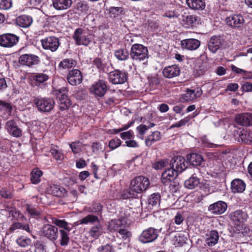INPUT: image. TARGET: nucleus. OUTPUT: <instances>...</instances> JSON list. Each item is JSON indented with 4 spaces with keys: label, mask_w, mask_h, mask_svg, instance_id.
Wrapping results in <instances>:
<instances>
[{
    "label": "nucleus",
    "mask_w": 252,
    "mask_h": 252,
    "mask_svg": "<svg viewBox=\"0 0 252 252\" xmlns=\"http://www.w3.org/2000/svg\"><path fill=\"white\" fill-rule=\"evenodd\" d=\"M43 173L38 168H34L31 173V181L32 184H37L40 182V178Z\"/></svg>",
    "instance_id": "f704fd0d"
},
{
    "label": "nucleus",
    "mask_w": 252,
    "mask_h": 252,
    "mask_svg": "<svg viewBox=\"0 0 252 252\" xmlns=\"http://www.w3.org/2000/svg\"><path fill=\"white\" fill-rule=\"evenodd\" d=\"M19 63L23 65L33 67L40 63V58L34 54H24L19 58Z\"/></svg>",
    "instance_id": "6e6552de"
},
{
    "label": "nucleus",
    "mask_w": 252,
    "mask_h": 252,
    "mask_svg": "<svg viewBox=\"0 0 252 252\" xmlns=\"http://www.w3.org/2000/svg\"><path fill=\"white\" fill-rule=\"evenodd\" d=\"M248 218V214L241 210H236L230 214L231 220L237 224L243 223Z\"/></svg>",
    "instance_id": "412c9836"
},
{
    "label": "nucleus",
    "mask_w": 252,
    "mask_h": 252,
    "mask_svg": "<svg viewBox=\"0 0 252 252\" xmlns=\"http://www.w3.org/2000/svg\"><path fill=\"white\" fill-rule=\"evenodd\" d=\"M48 191L54 196L60 197L64 196L66 194V190L63 187L56 185L51 186Z\"/></svg>",
    "instance_id": "c85d7f7f"
},
{
    "label": "nucleus",
    "mask_w": 252,
    "mask_h": 252,
    "mask_svg": "<svg viewBox=\"0 0 252 252\" xmlns=\"http://www.w3.org/2000/svg\"><path fill=\"white\" fill-rule=\"evenodd\" d=\"M32 78L33 80L35 81V85L38 86L47 81L49 77L47 75L44 73H36L33 75Z\"/></svg>",
    "instance_id": "49530a36"
},
{
    "label": "nucleus",
    "mask_w": 252,
    "mask_h": 252,
    "mask_svg": "<svg viewBox=\"0 0 252 252\" xmlns=\"http://www.w3.org/2000/svg\"><path fill=\"white\" fill-rule=\"evenodd\" d=\"M150 184V181L147 177L143 176L136 177L131 181L129 190L124 191V199L135 197L136 193H140L145 191Z\"/></svg>",
    "instance_id": "f257e3e1"
},
{
    "label": "nucleus",
    "mask_w": 252,
    "mask_h": 252,
    "mask_svg": "<svg viewBox=\"0 0 252 252\" xmlns=\"http://www.w3.org/2000/svg\"><path fill=\"white\" fill-rule=\"evenodd\" d=\"M52 223L59 226V227L63 228L68 232L70 230V228L68 226V223L64 220L57 219L56 218H52Z\"/></svg>",
    "instance_id": "c03bdc74"
},
{
    "label": "nucleus",
    "mask_w": 252,
    "mask_h": 252,
    "mask_svg": "<svg viewBox=\"0 0 252 252\" xmlns=\"http://www.w3.org/2000/svg\"><path fill=\"white\" fill-rule=\"evenodd\" d=\"M99 219L96 216L93 215H88L85 217L82 218L78 221L80 224H87L88 223H93L95 222H98Z\"/></svg>",
    "instance_id": "ea45409f"
},
{
    "label": "nucleus",
    "mask_w": 252,
    "mask_h": 252,
    "mask_svg": "<svg viewBox=\"0 0 252 252\" xmlns=\"http://www.w3.org/2000/svg\"><path fill=\"white\" fill-rule=\"evenodd\" d=\"M188 6L191 9L201 10L205 7L204 0H186Z\"/></svg>",
    "instance_id": "bb28decb"
},
{
    "label": "nucleus",
    "mask_w": 252,
    "mask_h": 252,
    "mask_svg": "<svg viewBox=\"0 0 252 252\" xmlns=\"http://www.w3.org/2000/svg\"><path fill=\"white\" fill-rule=\"evenodd\" d=\"M5 129L8 133L16 138H19L22 135V130L17 124V122L14 120L11 119L5 123Z\"/></svg>",
    "instance_id": "9d476101"
},
{
    "label": "nucleus",
    "mask_w": 252,
    "mask_h": 252,
    "mask_svg": "<svg viewBox=\"0 0 252 252\" xmlns=\"http://www.w3.org/2000/svg\"><path fill=\"white\" fill-rule=\"evenodd\" d=\"M245 183L241 179H235L231 182V189L232 192H242L245 189Z\"/></svg>",
    "instance_id": "a878e982"
},
{
    "label": "nucleus",
    "mask_w": 252,
    "mask_h": 252,
    "mask_svg": "<svg viewBox=\"0 0 252 252\" xmlns=\"http://www.w3.org/2000/svg\"><path fill=\"white\" fill-rule=\"evenodd\" d=\"M235 121L236 123L243 126H252V114H240L235 117Z\"/></svg>",
    "instance_id": "4be33fe9"
},
{
    "label": "nucleus",
    "mask_w": 252,
    "mask_h": 252,
    "mask_svg": "<svg viewBox=\"0 0 252 252\" xmlns=\"http://www.w3.org/2000/svg\"><path fill=\"white\" fill-rule=\"evenodd\" d=\"M160 201V195L158 193L152 194L149 197L148 202L149 205L152 207L157 206L159 204Z\"/></svg>",
    "instance_id": "37998d69"
},
{
    "label": "nucleus",
    "mask_w": 252,
    "mask_h": 252,
    "mask_svg": "<svg viewBox=\"0 0 252 252\" xmlns=\"http://www.w3.org/2000/svg\"><path fill=\"white\" fill-rule=\"evenodd\" d=\"M187 161L190 165L194 166H200L201 163L204 161L202 156L195 153H192L187 155Z\"/></svg>",
    "instance_id": "b1692460"
},
{
    "label": "nucleus",
    "mask_w": 252,
    "mask_h": 252,
    "mask_svg": "<svg viewBox=\"0 0 252 252\" xmlns=\"http://www.w3.org/2000/svg\"><path fill=\"white\" fill-rule=\"evenodd\" d=\"M82 79L81 72L77 69L69 71L67 76L68 82L72 86L79 85L81 83Z\"/></svg>",
    "instance_id": "dca6fc26"
},
{
    "label": "nucleus",
    "mask_w": 252,
    "mask_h": 252,
    "mask_svg": "<svg viewBox=\"0 0 252 252\" xmlns=\"http://www.w3.org/2000/svg\"><path fill=\"white\" fill-rule=\"evenodd\" d=\"M86 30L78 28L74 31L73 38L77 45L88 46L91 42V39L87 35Z\"/></svg>",
    "instance_id": "39448f33"
},
{
    "label": "nucleus",
    "mask_w": 252,
    "mask_h": 252,
    "mask_svg": "<svg viewBox=\"0 0 252 252\" xmlns=\"http://www.w3.org/2000/svg\"><path fill=\"white\" fill-rule=\"evenodd\" d=\"M223 43L224 39L220 35L212 36L208 41V49L212 53H215L221 47Z\"/></svg>",
    "instance_id": "4468645a"
},
{
    "label": "nucleus",
    "mask_w": 252,
    "mask_h": 252,
    "mask_svg": "<svg viewBox=\"0 0 252 252\" xmlns=\"http://www.w3.org/2000/svg\"><path fill=\"white\" fill-rule=\"evenodd\" d=\"M76 65V62L73 59H65L60 63L59 67L63 69H69L75 67Z\"/></svg>",
    "instance_id": "e433bc0d"
},
{
    "label": "nucleus",
    "mask_w": 252,
    "mask_h": 252,
    "mask_svg": "<svg viewBox=\"0 0 252 252\" xmlns=\"http://www.w3.org/2000/svg\"><path fill=\"white\" fill-rule=\"evenodd\" d=\"M181 45L183 48L189 50H195L200 45V41L196 39L189 38L181 41Z\"/></svg>",
    "instance_id": "5701e85b"
},
{
    "label": "nucleus",
    "mask_w": 252,
    "mask_h": 252,
    "mask_svg": "<svg viewBox=\"0 0 252 252\" xmlns=\"http://www.w3.org/2000/svg\"><path fill=\"white\" fill-rule=\"evenodd\" d=\"M33 103L39 111L44 113L50 112L55 105L54 99L49 97L38 96L34 98Z\"/></svg>",
    "instance_id": "7ed1b4c3"
},
{
    "label": "nucleus",
    "mask_w": 252,
    "mask_h": 252,
    "mask_svg": "<svg viewBox=\"0 0 252 252\" xmlns=\"http://www.w3.org/2000/svg\"><path fill=\"white\" fill-rule=\"evenodd\" d=\"M227 207V206L225 202L222 201H219L210 205L208 210L214 214L220 215L226 211Z\"/></svg>",
    "instance_id": "aec40b11"
},
{
    "label": "nucleus",
    "mask_w": 252,
    "mask_h": 252,
    "mask_svg": "<svg viewBox=\"0 0 252 252\" xmlns=\"http://www.w3.org/2000/svg\"><path fill=\"white\" fill-rule=\"evenodd\" d=\"M184 220V217L183 214L181 213L178 212L174 217L175 223L177 224H180Z\"/></svg>",
    "instance_id": "338daca9"
},
{
    "label": "nucleus",
    "mask_w": 252,
    "mask_h": 252,
    "mask_svg": "<svg viewBox=\"0 0 252 252\" xmlns=\"http://www.w3.org/2000/svg\"><path fill=\"white\" fill-rule=\"evenodd\" d=\"M41 43L44 49L52 52L56 51L60 45L59 38L54 36H49L41 39Z\"/></svg>",
    "instance_id": "1a4fd4ad"
},
{
    "label": "nucleus",
    "mask_w": 252,
    "mask_h": 252,
    "mask_svg": "<svg viewBox=\"0 0 252 252\" xmlns=\"http://www.w3.org/2000/svg\"><path fill=\"white\" fill-rule=\"evenodd\" d=\"M190 120V118L187 117L184 119L181 120L179 122L173 124L171 126L170 128H173L174 127H180L182 126H185L186 124Z\"/></svg>",
    "instance_id": "6e6d98bb"
},
{
    "label": "nucleus",
    "mask_w": 252,
    "mask_h": 252,
    "mask_svg": "<svg viewBox=\"0 0 252 252\" xmlns=\"http://www.w3.org/2000/svg\"><path fill=\"white\" fill-rule=\"evenodd\" d=\"M239 137L242 142L246 144H251L252 142V132L249 130H242Z\"/></svg>",
    "instance_id": "4c0bfd02"
},
{
    "label": "nucleus",
    "mask_w": 252,
    "mask_h": 252,
    "mask_svg": "<svg viewBox=\"0 0 252 252\" xmlns=\"http://www.w3.org/2000/svg\"><path fill=\"white\" fill-rule=\"evenodd\" d=\"M158 235V231L156 229L150 227L142 232L138 237V240L143 244L148 243L155 240Z\"/></svg>",
    "instance_id": "423d86ee"
},
{
    "label": "nucleus",
    "mask_w": 252,
    "mask_h": 252,
    "mask_svg": "<svg viewBox=\"0 0 252 252\" xmlns=\"http://www.w3.org/2000/svg\"><path fill=\"white\" fill-rule=\"evenodd\" d=\"M252 234L250 229L246 227H242L241 229L238 230V232L236 233V237L240 240H246L248 237Z\"/></svg>",
    "instance_id": "c9c22d12"
},
{
    "label": "nucleus",
    "mask_w": 252,
    "mask_h": 252,
    "mask_svg": "<svg viewBox=\"0 0 252 252\" xmlns=\"http://www.w3.org/2000/svg\"><path fill=\"white\" fill-rule=\"evenodd\" d=\"M26 210L31 217L36 219L40 218L41 214L38 207L31 204L26 205Z\"/></svg>",
    "instance_id": "c756f323"
},
{
    "label": "nucleus",
    "mask_w": 252,
    "mask_h": 252,
    "mask_svg": "<svg viewBox=\"0 0 252 252\" xmlns=\"http://www.w3.org/2000/svg\"><path fill=\"white\" fill-rule=\"evenodd\" d=\"M102 210V206L98 202H94L93 204L88 207V212L95 213L97 215H101Z\"/></svg>",
    "instance_id": "09e8293b"
},
{
    "label": "nucleus",
    "mask_w": 252,
    "mask_h": 252,
    "mask_svg": "<svg viewBox=\"0 0 252 252\" xmlns=\"http://www.w3.org/2000/svg\"><path fill=\"white\" fill-rule=\"evenodd\" d=\"M60 244L62 246H65L67 245L69 241L67 233L64 230H60Z\"/></svg>",
    "instance_id": "8fccbe9b"
},
{
    "label": "nucleus",
    "mask_w": 252,
    "mask_h": 252,
    "mask_svg": "<svg viewBox=\"0 0 252 252\" xmlns=\"http://www.w3.org/2000/svg\"><path fill=\"white\" fill-rule=\"evenodd\" d=\"M130 57L134 62L145 64L149 58L148 49L142 44H134L131 47Z\"/></svg>",
    "instance_id": "f03ea898"
},
{
    "label": "nucleus",
    "mask_w": 252,
    "mask_h": 252,
    "mask_svg": "<svg viewBox=\"0 0 252 252\" xmlns=\"http://www.w3.org/2000/svg\"><path fill=\"white\" fill-rule=\"evenodd\" d=\"M182 21L186 28L193 27L197 23V17L193 15H183Z\"/></svg>",
    "instance_id": "7c9ffc66"
},
{
    "label": "nucleus",
    "mask_w": 252,
    "mask_h": 252,
    "mask_svg": "<svg viewBox=\"0 0 252 252\" xmlns=\"http://www.w3.org/2000/svg\"><path fill=\"white\" fill-rule=\"evenodd\" d=\"M50 152L56 160H62L63 158V155L55 149H52Z\"/></svg>",
    "instance_id": "680f3d73"
},
{
    "label": "nucleus",
    "mask_w": 252,
    "mask_h": 252,
    "mask_svg": "<svg viewBox=\"0 0 252 252\" xmlns=\"http://www.w3.org/2000/svg\"><path fill=\"white\" fill-rule=\"evenodd\" d=\"M187 240V237H185L184 235L181 233H178L175 235L172 240L174 245L177 247L180 246L185 244Z\"/></svg>",
    "instance_id": "79ce46f5"
},
{
    "label": "nucleus",
    "mask_w": 252,
    "mask_h": 252,
    "mask_svg": "<svg viewBox=\"0 0 252 252\" xmlns=\"http://www.w3.org/2000/svg\"><path fill=\"white\" fill-rule=\"evenodd\" d=\"M219 238L218 232L216 230H212L206 239L205 242L208 246L213 247L218 243Z\"/></svg>",
    "instance_id": "473e14b6"
},
{
    "label": "nucleus",
    "mask_w": 252,
    "mask_h": 252,
    "mask_svg": "<svg viewBox=\"0 0 252 252\" xmlns=\"http://www.w3.org/2000/svg\"><path fill=\"white\" fill-rule=\"evenodd\" d=\"M200 184V180L195 174H193L189 179L185 182V186L189 189H193Z\"/></svg>",
    "instance_id": "2f4dec72"
},
{
    "label": "nucleus",
    "mask_w": 252,
    "mask_h": 252,
    "mask_svg": "<svg viewBox=\"0 0 252 252\" xmlns=\"http://www.w3.org/2000/svg\"><path fill=\"white\" fill-rule=\"evenodd\" d=\"M180 73V68L176 64L165 67L162 71L164 77L167 78H172L178 76Z\"/></svg>",
    "instance_id": "6ab92c4d"
},
{
    "label": "nucleus",
    "mask_w": 252,
    "mask_h": 252,
    "mask_svg": "<svg viewBox=\"0 0 252 252\" xmlns=\"http://www.w3.org/2000/svg\"><path fill=\"white\" fill-rule=\"evenodd\" d=\"M31 240L30 238L21 236L16 240V243L21 247H26L31 244Z\"/></svg>",
    "instance_id": "603ef678"
},
{
    "label": "nucleus",
    "mask_w": 252,
    "mask_h": 252,
    "mask_svg": "<svg viewBox=\"0 0 252 252\" xmlns=\"http://www.w3.org/2000/svg\"><path fill=\"white\" fill-rule=\"evenodd\" d=\"M68 92V90L66 87H62L57 91V96L58 98H61L63 97H64L65 96H67V93Z\"/></svg>",
    "instance_id": "69168bd1"
},
{
    "label": "nucleus",
    "mask_w": 252,
    "mask_h": 252,
    "mask_svg": "<svg viewBox=\"0 0 252 252\" xmlns=\"http://www.w3.org/2000/svg\"><path fill=\"white\" fill-rule=\"evenodd\" d=\"M121 144V141L119 139H113L109 143V147L112 150H114L120 146Z\"/></svg>",
    "instance_id": "13d9d810"
},
{
    "label": "nucleus",
    "mask_w": 252,
    "mask_h": 252,
    "mask_svg": "<svg viewBox=\"0 0 252 252\" xmlns=\"http://www.w3.org/2000/svg\"><path fill=\"white\" fill-rule=\"evenodd\" d=\"M225 21L229 26L233 28H237L241 27L243 25L244 19L241 15L234 14L227 17Z\"/></svg>",
    "instance_id": "f3484780"
},
{
    "label": "nucleus",
    "mask_w": 252,
    "mask_h": 252,
    "mask_svg": "<svg viewBox=\"0 0 252 252\" xmlns=\"http://www.w3.org/2000/svg\"><path fill=\"white\" fill-rule=\"evenodd\" d=\"M170 167L174 169L178 174L185 170L188 165L185 158L181 156L174 157L170 161Z\"/></svg>",
    "instance_id": "20e7f679"
},
{
    "label": "nucleus",
    "mask_w": 252,
    "mask_h": 252,
    "mask_svg": "<svg viewBox=\"0 0 252 252\" xmlns=\"http://www.w3.org/2000/svg\"><path fill=\"white\" fill-rule=\"evenodd\" d=\"M102 233V228L101 225L93 226L89 231L90 235L94 238H97Z\"/></svg>",
    "instance_id": "de8ad7c7"
},
{
    "label": "nucleus",
    "mask_w": 252,
    "mask_h": 252,
    "mask_svg": "<svg viewBox=\"0 0 252 252\" xmlns=\"http://www.w3.org/2000/svg\"><path fill=\"white\" fill-rule=\"evenodd\" d=\"M12 110L13 106L11 103L0 100V111H3L8 116H10Z\"/></svg>",
    "instance_id": "58836bf2"
},
{
    "label": "nucleus",
    "mask_w": 252,
    "mask_h": 252,
    "mask_svg": "<svg viewBox=\"0 0 252 252\" xmlns=\"http://www.w3.org/2000/svg\"><path fill=\"white\" fill-rule=\"evenodd\" d=\"M108 76L109 81L114 84H122L127 80L126 74L119 70L110 72Z\"/></svg>",
    "instance_id": "9b49d317"
},
{
    "label": "nucleus",
    "mask_w": 252,
    "mask_h": 252,
    "mask_svg": "<svg viewBox=\"0 0 252 252\" xmlns=\"http://www.w3.org/2000/svg\"><path fill=\"white\" fill-rule=\"evenodd\" d=\"M115 56L119 61H126L129 58L130 53L126 48H121L115 51Z\"/></svg>",
    "instance_id": "72a5a7b5"
},
{
    "label": "nucleus",
    "mask_w": 252,
    "mask_h": 252,
    "mask_svg": "<svg viewBox=\"0 0 252 252\" xmlns=\"http://www.w3.org/2000/svg\"><path fill=\"white\" fill-rule=\"evenodd\" d=\"M107 91L106 82L103 80H100L91 88V92L96 96H103Z\"/></svg>",
    "instance_id": "2eb2a0df"
},
{
    "label": "nucleus",
    "mask_w": 252,
    "mask_h": 252,
    "mask_svg": "<svg viewBox=\"0 0 252 252\" xmlns=\"http://www.w3.org/2000/svg\"><path fill=\"white\" fill-rule=\"evenodd\" d=\"M89 6L87 2L84 1H80L77 2L75 9L78 12L80 13L86 14L88 11Z\"/></svg>",
    "instance_id": "a18cd8bd"
},
{
    "label": "nucleus",
    "mask_w": 252,
    "mask_h": 252,
    "mask_svg": "<svg viewBox=\"0 0 252 252\" xmlns=\"http://www.w3.org/2000/svg\"><path fill=\"white\" fill-rule=\"evenodd\" d=\"M122 221L120 219L112 220L109 223L108 229L111 231H118L120 228V225Z\"/></svg>",
    "instance_id": "3c124183"
},
{
    "label": "nucleus",
    "mask_w": 252,
    "mask_h": 252,
    "mask_svg": "<svg viewBox=\"0 0 252 252\" xmlns=\"http://www.w3.org/2000/svg\"><path fill=\"white\" fill-rule=\"evenodd\" d=\"M9 214L11 215L14 220H18L19 219L24 218V216L15 209H12L10 211Z\"/></svg>",
    "instance_id": "052dcab7"
},
{
    "label": "nucleus",
    "mask_w": 252,
    "mask_h": 252,
    "mask_svg": "<svg viewBox=\"0 0 252 252\" xmlns=\"http://www.w3.org/2000/svg\"><path fill=\"white\" fill-rule=\"evenodd\" d=\"M72 3V0H52L53 6L57 10H66L71 6Z\"/></svg>",
    "instance_id": "393cba45"
},
{
    "label": "nucleus",
    "mask_w": 252,
    "mask_h": 252,
    "mask_svg": "<svg viewBox=\"0 0 252 252\" xmlns=\"http://www.w3.org/2000/svg\"><path fill=\"white\" fill-rule=\"evenodd\" d=\"M12 5V0H0V9L8 10Z\"/></svg>",
    "instance_id": "864d4df0"
},
{
    "label": "nucleus",
    "mask_w": 252,
    "mask_h": 252,
    "mask_svg": "<svg viewBox=\"0 0 252 252\" xmlns=\"http://www.w3.org/2000/svg\"><path fill=\"white\" fill-rule=\"evenodd\" d=\"M93 64L99 69H103L105 67V64L103 63L102 60L98 58L94 59Z\"/></svg>",
    "instance_id": "e2e57ef3"
},
{
    "label": "nucleus",
    "mask_w": 252,
    "mask_h": 252,
    "mask_svg": "<svg viewBox=\"0 0 252 252\" xmlns=\"http://www.w3.org/2000/svg\"><path fill=\"white\" fill-rule=\"evenodd\" d=\"M32 22V19L30 16L22 15L16 19V23L20 27L23 28L29 27Z\"/></svg>",
    "instance_id": "cd10ccee"
},
{
    "label": "nucleus",
    "mask_w": 252,
    "mask_h": 252,
    "mask_svg": "<svg viewBox=\"0 0 252 252\" xmlns=\"http://www.w3.org/2000/svg\"><path fill=\"white\" fill-rule=\"evenodd\" d=\"M59 107L61 110H64L68 109L71 105V101L68 98V96H65L58 98Z\"/></svg>",
    "instance_id": "a19ab883"
},
{
    "label": "nucleus",
    "mask_w": 252,
    "mask_h": 252,
    "mask_svg": "<svg viewBox=\"0 0 252 252\" xmlns=\"http://www.w3.org/2000/svg\"><path fill=\"white\" fill-rule=\"evenodd\" d=\"M202 94V91L200 88L194 90L187 89L186 93L180 97V100L182 102L190 101L199 97Z\"/></svg>",
    "instance_id": "f8f14e48"
},
{
    "label": "nucleus",
    "mask_w": 252,
    "mask_h": 252,
    "mask_svg": "<svg viewBox=\"0 0 252 252\" xmlns=\"http://www.w3.org/2000/svg\"><path fill=\"white\" fill-rule=\"evenodd\" d=\"M168 163L167 159H162L155 163L153 167L157 170H160L164 168Z\"/></svg>",
    "instance_id": "5fc2aeb1"
},
{
    "label": "nucleus",
    "mask_w": 252,
    "mask_h": 252,
    "mask_svg": "<svg viewBox=\"0 0 252 252\" xmlns=\"http://www.w3.org/2000/svg\"><path fill=\"white\" fill-rule=\"evenodd\" d=\"M19 37L13 33H4L0 35V46L10 48L15 46L19 41Z\"/></svg>",
    "instance_id": "0eeeda50"
},
{
    "label": "nucleus",
    "mask_w": 252,
    "mask_h": 252,
    "mask_svg": "<svg viewBox=\"0 0 252 252\" xmlns=\"http://www.w3.org/2000/svg\"><path fill=\"white\" fill-rule=\"evenodd\" d=\"M178 173L170 167L166 168L161 175V182L164 185H168L175 180Z\"/></svg>",
    "instance_id": "a211bd4d"
},
{
    "label": "nucleus",
    "mask_w": 252,
    "mask_h": 252,
    "mask_svg": "<svg viewBox=\"0 0 252 252\" xmlns=\"http://www.w3.org/2000/svg\"><path fill=\"white\" fill-rule=\"evenodd\" d=\"M42 235L51 241L57 239L58 229L51 224H46L43 226L41 230Z\"/></svg>",
    "instance_id": "ddd939ff"
},
{
    "label": "nucleus",
    "mask_w": 252,
    "mask_h": 252,
    "mask_svg": "<svg viewBox=\"0 0 252 252\" xmlns=\"http://www.w3.org/2000/svg\"><path fill=\"white\" fill-rule=\"evenodd\" d=\"M98 252H112V246L109 244L102 246L97 249Z\"/></svg>",
    "instance_id": "774afa93"
},
{
    "label": "nucleus",
    "mask_w": 252,
    "mask_h": 252,
    "mask_svg": "<svg viewBox=\"0 0 252 252\" xmlns=\"http://www.w3.org/2000/svg\"><path fill=\"white\" fill-rule=\"evenodd\" d=\"M122 11V8L119 7H111L109 9L110 13L114 17L118 16Z\"/></svg>",
    "instance_id": "bf43d9fd"
},
{
    "label": "nucleus",
    "mask_w": 252,
    "mask_h": 252,
    "mask_svg": "<svg viewBox=\"0 0 252 252\" xmlns=\"http://www.w3.org/2000/svg\"><path fill=\"white\" fill-rule=\"evenodd\" d=\"M70 147L74 154H78L80 152V145L79 142H72L70 144Z\"/></svg>",
    "instance_id": "0e129e2a"
},
{
    "label": "nucleus",
    "mask_w": 252,
    "mask_h": 252,
    "mask_svg": "<svg viewBox=\"0 0 252 252\" xmlns=\"http://www.w3.org/2000/svg\"><path fill=\"white\" fill-rule=\"evenodd\" d=\"M118 231L122 238L124 239L129 238L132 236L131 232L126 229L120 228Z\"/></svg>",
    "instance_id": "4d7b16f0"
}]
</instances>
